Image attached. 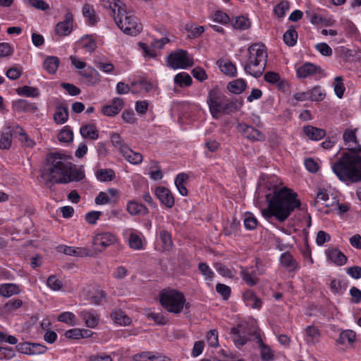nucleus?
Instances as JSON below:
<instances>
[{
  "instance_id": "338daca9",
  "label": "nucleus",
  "mask_w": 361,
  "mask_h": 361,
  "mask_svg": "<svg viewBox=\"0 0 361 361\" xmlns=\"http://www.w3.org/2000/svg\"><path fill=\"white\" fill-rule=\"evenodd\" d=\"M328 201H329V195H328L326 190L324 189H319L314 200L313 201V204L314 207H319L320 202H322V203H324L325 202H328Z\"/></svg>"
},
{
  "instance_id": "9d476101",
  "label": "nucleus",
  "mask_w": 361,
  "mask_h": 361,
  "mask_svg": "<svg viewBox=\"0 0 361 361\" xmlns=\"http://www.w3.org/2000/svg\"><path fill=\"white\" fill-rule=\"evenodd\" d=\"M266 66L267 63L265 62L262 63L257 59L247 57L246 62L243 65V68L247 74L257 78L262 75Z\"/></svg>"
},
{
  "instance_id": "3c124183",
  "label": "nucleus",
  "mask_w": 361,
  "mask_h": 361,
  "mask_svg": "<svg viewBox=\"0 0 361 361\" xmlns=\"http://www.w3.org/2000/svg\"><path fill=\"white\" fill-rule=\"evenodd\" d=\"M159 236L162 243L163 250H170L173 245L171 234L166 231H161L159 233Z\"/></svg>"
},
{
  "instance_id": "680f3d73",
  "label": "nucleus",
  "mask_w": 361,
  "mask_h": 361,
  "mask_svg": "<svg viewBox=\"0 0 361 361\" xmlns=\"http://www.w3.org/2000/svg\"><path fill=\"white\" fill-rule=\"evenodd\" d=\"M334 92L336 96L338 98H342L344 91L345 87L343 83V78L341 76H336L334 79Z\"/></svg>"
},
{
  "instance_id": "b1692460",
  "label": "nucleus",
  "mask_w": 361,
  "mask_h": 361,
  "mask_svg": "<svg viewBox=\"0 0 361 361\" xmlns=\"http://www.w3.org/2000/svg\"><path fill=\"white\" fill-rule=\"evenodd\" d=\"M305 339L309 343L315 344L319 341L321 331L314 325H310L305 329Z\"/></svg>"
},
{
  "instance_id": "1a4fd4ad",
  "label": "nucleus",
  "mask_w": 361,
  "mask_h": 361,
  "mask_svg": "<svg viewBox=\"0 0 361 361\" xmlns=\"http://www.w3.org/2000/svg\"><path fill=\"white\" fill-rule=\"evenodd\" d=\"M116 242V237L111 233L104 232L97 234L92 240V246L96 252H102L106 247Z\"/></svg>"
},
{
  "instance_id": "f03ea898",
  "label": "nucleus",
  "mask_w": 361,
  "mask_h": 361,
  "mask_svg": "<svg viewBox=\"0 0 361 361\" xmlns=\"http://www.w3.org/2000/svg\"><path fill=\"white\" fill-rule=\"evenodd\" d=\"M296 197L297 195L287 188L274 191L269 200L268 207L262 210V216L267 219L274 216L283 222L295 208L300 207V202Z\"/></svg>"
},
{
  "instance_id": "de8ad7c7",
  "label": "nucleus",
  "mask_w": 361,
  "mask_h": 361,
  "mask_svg": "<svg viewBox=\"0 0 361 361\" xmlns=\"http://www.w3.org/2000/svg\"><path fill=\"white\" fill-rule=\"evenodd\" d=\"M128 244L133 250H141L143 247L141 237L133 232L129 235Z\"/></svg>"
},
{
  "instance_id": "f8f14e48",
  "label": "nucleus",
  "mask_w": 361,
  "mask_h": 361,
  "mask_svg": "<svg viewBox=\"0 0 361 361\" xmlns=\"http://www.w3.org/2000/svg\"><path fill=\"white\" fill-rule=\"evenodd\" d=\"M73 16L68 11L64 16V20L59 22L55 27V33L61 37L68 35L73 30Z\"/></svg>"
},
{
  "instance_id": "603ef678",
  "label": "nucleus",
  "mask_w": 361,
  "mask_h": 361,
  "mask_svg": "<svg viewBox=\"0 0 361 361\" xmlns=\"http://www.w3.org/2000/svg\"><path fill=\"white\" fill-rule=\"evenodd\" d=\"M232 23L233 27L238 30H246L250 26L249 20L244 16L236 17Z\"/></svg>"
},
{
  "instance_id": "4c0bfd02",
  "label": "nucleus",
  "mask_w": 361,
  "mask_h": 361,
  "mask_svg": "<svg viewBox=\"0 0 361 361\" xmlns=\"http://www.w3.org/2000/svg\"><path fill=\"white\" fill-rule=\"evenodd\" d=\"M280 262L281 264L289 271H293L297 267L296 262L293 259L292 255L288 252L281 255Z\"/></svg>"
},
{
  "instance_id": "4468645a",
  "label": "nucleus",
  "mask_w": 361,
  "mask_h": 361,
  "mask_svg": "<svg viewBox=\"0 0 361 361\" xmlns=\"http://www.w3.org/2000/svg\"><path fill=\"white\" fill-rule=\"evenodd\" d=\"M104 6L109 11V14L114 20L126 11L124 4L120 0H104Z\"/></svg>"
},
{
  "instance_id": "37998d69",
  "label": "nucleus",
  "mask_w": 361,
  "mask_h": 361,
  "mask_svg": "<svg viewBox=\"0 0 361 361\" xmlns=\"http://www.w3.org/2000/svg\"><path fill=\"white\" fill-rule=\"evenodd\" d=\"M14 137L13 128L8 129V131L2 133L0 139V148L6 149L11 145V139Z\"/></svg>"
},
{
  "instance_id": "9b49d317",
  "label": "nucleus",
  "mask_w": 361,
  "mask_h": 361,
  "mask_svg": "<svg viewBox=\"0 0 361 361\" xmlns=\"http://www.w3.org/2000/svg\"><path fill=\"white\" fill-rule=\"evenodd\" d=\"M237 129L250 140L261 142L265 140V135L261 131L245 123H239Z\"/></svg>"
},
{
  "instance_id": "20e7f679",
  "label": "nucleus",
  "mask_w": 361,
  "mask_h": 361,
  "mask_svg": "<svg viewBox=\"0 0 361 361\" xmlns=\"http://www.w3.org/2000/svg\"><path fill=\"white\" fill-rule=\"evenodd\" d=\"M161 306L169 312L177 314L182 312L185 305L184 295L175 289H164L159 294Z\"/></svg>"
},
{
  "instance_id": "e2e57ef3",
  "label": "nucleus",
  "mask_w": 361,
  "mask_h": 361,
  "mask_svg": "<svg viewBox=\"0 0 361 361\" xmlns=\"http://www.w3.org/2000/svg\"><path fill=\"white\" fill-rule=\"evenodd\" d=\"M58 320L70 325H74L75 324V316L72 312H65L59 315Z\"/></svg>"
},
{
  "instance_id": "ea45409f",
  "label": "nucleus",
  "mask_w": 361,
  "mask_h": 361,
  "mask_svg": "<svg viewBox=\"0 0 361 361\" xmlns=\"http://www.w3.org/2000/svg\"><path fill=\"white\" fill-rule=\"evenodd\" d=\"M96 177L100 181H111L115 178V173L111 169H99L96 172Z\"/></svg>"
},
{
  "instance_id": "0eeeda50",
  "label": "nucleus",
  "mask_w": 361,
  "mask_h": 361,
  "mask_svg": "<svg viewBox=\"0 0 361 361\" xmlns=\"http://www.w3.org/2000/svg\"><path fill=\"white\" fill-rule=\"evenodd\" d=\"M261 330L258 326H253L250 328L249 334L256 341L260 349V356L262 361H272L274 359V350L266 345L261 337Z\"/></svg>"
},
{
  "instance_id": "79ce46f5",
  "label": "nucleus",
  "mask_w": 361,
  "mask_h": 361,
  "mask_svg": "<svg viewBox=\"0 0 361 361\" xmlns=\"http://www.w3.org/2000/svg\"><path fill=\"white\" fill-rule=\"evenodd\" d=\"M174 82L180 87H188L192 84V78L186 73H180L174 77Z\"/></svg>"
},
{
  "instance_id": "f3484780",
  "label": "nucleus",
  "mask_w": 361,
  "mask_h": 361,
  "mask_svg": "<svg viewBox=\"0 0 361 361\" xmlns=\"http://www.w3.org/2000/svg\"><path fill=\"white\" fill-rule=\"evenodd\" d=\"M156 195L162 204L169 208L174 205V199L170 190L164 187H159L155 191Z\"/></svg>"
},
{
  "instance_id": "6e6552de",
  "label": "nucleus",
  "mask_w": 361,
  "mask_h": 361,
  "mask_svg": "<svg viewBox=\"0 0 361 361\" xmlns=\"http://www.w3.org/2000/svg\"><path fill=\"white\" fill-rule=\"evenodd\" d=\"M225 97L217 89H212L207 96V104L213 117L217 118L223 112Z\"/></svg>"
},
{
  "instance_id": "8fccbe9b",
  "label": "nucleus",
  "mask_w": 361,
  "mask_h": 361,
  "mask_svg": "<svg viewBox=\"0 0 361 361\" xmlns=\"http://www.w3.org/2000/svg\"><path fill=\"white\" fill-rule=\"evenodd\" d=\"M290 8V4L287 0H282L274 8V13L279 18H283L286 15V11Z\"/></svg>"
},
{
  "instance_id": "2eb2a0df",
  "label": "nucleus",
  "mask_w": 361,
  "mask_h": 361,
  "mask_svg": "<svg viewBox=\"0 0 361 361\" xmlns=\"http://www.w3.org/2000/svg\"><path fill=\"white\" fill-rule=\"evenodd\" d=\"M245 328L243 324H239L235 327H233L231 331L232 338L236 346L240 347L244 345L249 338L246 336Z\"/></svg>"
},
{
  "instance_id": "69168bd1",
  "label": "nucleus",
  "mask_w": 361,
  "mask_h": 361,
  "mask_svg": "<svg viewBox=\"0 0 361 361\" xmlns=\"http://www.w3.org/2000/svg\"><path fill=\"white\" fill-rule=\"evenodd\" d=\"M58 138L60 142H68L73 140V133L71 130L64 128L59 133Z\"/></svg>"
},
{
  "instance_id": "2f4dec72",
  "label": "nucleus",
  "mask_w": 361,
  "mask_h": 361,
  "mask_svg": "<svg viewBox=\"0 0 361 361\" xmlns=\"http://www.w3.org/2000/svg\"><path fill=\"white\" fill-rule=\"evenodd\" d=\"M303 131L310 139L314 140H319L322 139L326 135V132L324 129L318 128L311 126L304 127Z\"/></svg>"
},
{
  "instance_id": "4d7b16f0",
  "label": "nucleus",
  "mask_w": 361,
  "mask_h": 361,
  "mask_svg": "<svg viewBox=\"0 0 361 361\" xmlns=\"http://www.w3.org/2000/svg\"><path fill=\"white\" fill-rule=\"evenodd\" d=\"M185 30L188 32V37L190 38H197L200 37L204 31L203 26L195 27L192 25H187Z\"/></svg>"
},
{
  "instance_id": "bb28decb",
  "label": "nucleus",
  "mask_w": 361,
  "mask_h": 361,
  "mask_svg": "<svg viewBox=\"0 0 361 361\" xmlns=\"http://www.w3.org/2000/svg\"><path fill=\"white\" fill-rule=\"evenodd\" d=\"M328 258L338 266L345 264L347 262L346 256L338 249H331L326 252Z\"/></svg>"
},
{
  "instance_id": "0e129e2a",
  "label": "nucleus",
  "mask_w": 361,
  "mask_h": 361,
  "mask_svg": "<svg viewBox=\"0 0 361 361\" xmlns=\"http://www.w3.org/2000/svg\"><path fill=\"white\" fill-rule=\"evenodd\" d=\"M147 317L152 319L155 323L159 325H165L168 322L167 318L161 313L149 312L147 314Z\"/></svg>"
},
{
  "instance_id": "473e14b6",
  "label": "nucleus",
  "mask_w": 361,
  "mask_h": 361,
  "mask_svg": "<svg viewBox=\"0 0 361 361\" xmlns=\"http://www.w3.org/2000/svg\"><path fill=\"white\" fill-rule=\"evenodd\" d=\"M20 292L19 286L15 283H4L0 286V295L4 298L11 297Z\"/></svg>"
},
{
  "instance_id": "774afa93",
  "label": "nucleus",
  "mask_w": 361,
  "mask_h": 361,
  "mask_svg": "<svg viewBox=\"0 0 361 361\" xmlns=\"http://www.w3.org/2000/svg\"><path fill=\"white\" fill-rule=\"evenodd\" d=\"M199 270L204 276L207 280H212L214 276V272L211 270L209 267L203 262H201L198 265Z\"/></svg>"
},
{
  "instance_id": "5fc2aeb1",
  "label": "nucleus",
  "mask_w": 361,
  "mask_h": 361,
  "mask_svg": "<svg viewBox=\"0 0 361 361\" xmlns=\"http://www.w3.org/2000/svg\"><path fill=\"white\" fill-rule=\"evenodd\" d=\"M47 285L54 291H59L63 287L62 282L55 275H51L48 277Z\"/></svg>"
},
{
  "instance_id": "a19ab883",
  "label": "nucleus",
  "mask_w": 361,
  "mask_h": 361,
  "mask_svg": "<svg viewBox=\"0 0 361 361\" xmlns=\"http://www.w3.org/2000/svg\"><path fill=\"white\" fill-rule=\"evenodd\" d=\"M111 318L120 325L126 326L131 322L130 319L122 311H115L111 314Z\"/></svg>"
},
{
  "instance_id": "39448f33",
  "label": "nucleus",
  "mask_w": 361,
  "mask_h": 361,
  "mask_svg": "<svg viewBox=\"0 0 361 361\" xmlns=\"http://www.w3.org/2000/svg\"><path fill=\"white\" fill-rule=\"evenodd\" d=\"M114 21L117 26L127 35H136L142 30V25L138 22L137 18L126 11L120 16H117Z\"/></svg>"
},
{
  "instance_id": "6ab92c4d",
  "label": "nucleus",
  "mask_w": 361,
  "mask_h": 361,
  "mask_svg": "<svg viewBox=\"0 0 361 361\" xmlns=\"http://www.w3.org/2000/svg\"><path fill=\"white\" fill-rule=\"evenodd\" d=\"M121 154L132 164H139L142 161V155L133 151L128 145L121 147Z\"/></svg>"
},
{
  "instance_id": "6e6d98bb",
  "label": "nucleus",
  "mask_w": 361,
  "mask_h": 361,
  "mask_svg": "<svg viewBox=\"0 0 361 361\" xmlns=\"http://www.w3.org/2000/svg\"><path fill=\"white\" fill-rule=\"evenodd\" d=\"M310 99L312 101H322L324 99L326 94L321 90L319 86L313 87L311 90L308 91Z\"/></svg>"
},
{
  "instance_id": "cd10ccee",
  "label": "nucleus",
  "mask_w": 361,
  "mask_h": 361,
  "mask_svg": "<svg viewBox=\"0 0 361 361\" xmlns=\"http://www.w3.org/2000/svg\"><path fill=\"white\" fill-rule=\"evenodd\" d=\"M80 133L82 137L85 139L94 140L99 137L98 130L94 124H87L81 126Z\"/></svg>"
},
{
  "instance_id": "a878e982",
  "label": "nucleus",
  "mask_w": 361,
  "mask_h": 361,
  "mask_svg": "<svg viewBox=\"0 0 361 361\" xmlns=\"http://www.w3.org/2000/svg\"><path fill=\"white\" fill-rule=\"evenodd\" d=\"M243 297L247 305L250 306L253 309L261 308L262 301L253 293V291L250 290L245 291Z\"/></svg>"
},
{
  "instance_id": "393cba45",
  "label": "nucleus",
  "mask_w": 361,
  "mask_h": 361,
  "mask_svg": "<svg viewBox=\"0 0 361 361\" xmlns=\"http://www.w3.org/2000/svg\"><path fill=\"white\" fill-rule=\"evenodd\" d=\"M53 118L55 123L58 125L65 123L68 119V108L63 105H57L55 109Z\"/></svg>"
},
{
  "instance_id": "13d9d810",
  "label": "nucleus",
  "mask_w": 361,
  "mask_h": 361,
  "mask_svg": "<svg viewBox=\"0 0 361 361\" xmlns=\"http://www.w3.org/2000/svg\"><path fill=\"white\" fill-rule=\"evenodd\" d=\"M13 107L16 111H25L31 109H36L37 108L32 104H29L26 100L18 99L13 103Z\"/></svg>"
},
{
  "instance_id": "c756f323",
  "label": "nucleus",
  "mask_w": 361,
  "mask_h": 361,
  "mask_svg": "<svg viewBox=\"0 0 361 361\" xmlns=\"http://www.w3.org/2000/svg\"><path fill=\"white\" fill-rule=\"evenodd\" d=\"M127 211L132 216L145 215L149 212L145 205L135 201H130L128 203Z\"/></svg>"
},
{
  "instance_id": "a18cd8bd",
  "label": "nucleus",
  "mask_w": 361,
  "mask_h": 361,
  "mask_svg": "<svg viewBox=\"0 0 361 361\" xmlns=\"http://www.w3.org/2000/svg\"><path fill=\"white\" fill-rule=\"evenodd\" d=\"M298 38V33L293 27L289 28L283 35V41L289 47L295 44Z\"/></svg>"
},
{
  "instance_id": "58836bf2",
  "label": "nucleus",
  "mask_w": 361,
  "mask_h": 361,
  "mask_svg": "<svg viewBox=\"0 0 361 361\" xmlns=\"http://www.w3.org/2000/svg\"><path fill=\"white\" fill-rule=\"evenodd\" d=\"M16 92L18 95L30 97H37L39 94L37 88L27 85L17 88Z\"/></svg>"
},
{
  "instance_id": "864d4df0",
  "label": "nucleus",
  "mask_w": 361,
  "mask_h": 361,
  "mask_svg": "<svg viewBox=\"0 0 361 361\" xmlns=\"http://www.w3.org/2000/svg\"><path fill=\"white\" fill-rule=\"evenodd\" d=\"M83 16L88 19L89 23L92 25L97 22L94 11L91 6L85 4L82 8Z\"/></svg>"
},
{
  "instance_id": "5701e85b",
  "label": "nucleus",
  "mask_w": 361,
  "mask_h": 361,
  "mask_svg": "<svg viewBox=\"0 0 361 361\" xmlns=\"http://www.w3.org/2000/svg\"><path fill=\"white\" fill-rule=\"evenodd\" d=\"M240 276L243 280L250 286H254L259 282L255 270L241 267Z\"/></svg>"
},
{
  "instance_id": "4be33fe9",
  "label": "nucleus",
  "mask_w": 361,
  "mask_h": 361,
  "mask_svg": "<svg viewBox=\"0 0 361 361\" xmlns=\"http://www.w3.org/2000/svg\"><path fill=\"white\" fill-rule=\"evenodd\" d=\"M221 71L228 77H235L237 75L235 66L230 61L219 59L216 61Z\"/></svg>"
},
{
  "instance_id": "dca6fc26",
  "label": "nucleus",
  "mask_w": 361,
  "mask_h": 361,
  "mask_svg": "<svg viewBox=\"0 0 361 361\" xmlns=\"http://www.w3.org/2000/svg\"><path fill=\"white\" fill-rule=\"evenodd\" d=\"M322 72L321 67L311 63H305L296 71L297 76L299 78H305L317 73H322Z\"/></svg>"
},
{
  "instance_id": "412c9836",
  "label": "nucleus",
  "mask_w": 361,
  "mask_h": 361,
  "mask_svg": "<svg viewBox=\"0 0 361 361\" xmlns=\"http://www.w3.org/2000/svg\"><path fill=\"white\" fill-rule=\"evenodd\" d=\"M59 250L65 255L77 257L90 256V251L85 247H75L66 245H62L59 247Z\"/></svg>"
},
{
  "instance_id": "e433bc0d",
  "label": "nucleus",
  "mask_w": 361,
  "mask_h": 361,
  "mask_svg": "<svg viewBox=\"0 0 361 361\" xmlns=\"http://www.w3.org/2000/svg\"><path fill=\"white\" fill-rule=\"evenodd\" d=\"M188 179V176L185 173H181L176 176L175 180V185L180 194L183 196H186L188 195V190L185 185Z\"/></svg>"
},
{
  "instance_id": "052dcab7",
  "label": "nucleus",
  "mask_w": 361,
  "mask_h": 361,
  "mask_svg": "<svg viewBox=\"0 0 361 361\" xmlns=\"http://www.w3.org/2000/svg\"><path fill=\"white\" fill-rule=\"evenodd\" d=\"M209 346L216 348L219 345L218 332L216 329L210 330L206 336Z\"/></svg>"
},
{
  "instance_id": "f704fd0d",
  "label": "nucleus",
  "mask_w": 361,
  "mask_h": 361,
  "mask_svg": "<svg viewBox=\"0 0 361 361\" xmlns=\"http://www.w3.org/2000/svg\"><path fill=\"white\" fill-rule=\"evenodd\" d=\"M59 59L56 56H48L43 62L44 68L50 74H54L59 66Z\"/></svg>"
},
{
  "instance_id": "72a5a7b5",
  "label": "nucleus",
  "mask_w": 361,
  "mask_h": 361,
  "mask_svg": "<svg viewBox=\"0 0 361 361\" xmlns=\"http://www.w3.org/2000/svg\"><path fill=\"white\" fill-rule=\"evenodd\" d=\"M356 338V334L353 330H344L339 336V338L336 340V343L341 345H345L346 343L352 345Z\"/></svg>"
},
{
  "instance_id": "c03bdc74",
  "label": "nucleus",
  "mask_w": 361,
  "mask_h": 361,
  "mask_svg": "<svg viewBox=\"0 0 361 361\" xmlns=\"http://www.w3.org/2000/svg\"><path fill=\"white\" fill-rule=\"evenodd\" d=\"M357 129H346L343 135V139L345 145L354 143L355 145H359L357 144Z\"/></svg>"
},
{
  "instance_id": "aec40b11",
  "label": "nucleus",
  "mask_w": 361,
  "mask_h": 361,
  "mask_svg": "<svg viewBox=\"0 0 361 361\" xmlns=\"http://www.w3.org/2000/svg\"><path fill=\"white\" fill-rule=\"evenodd\" d=\"M13 132L14 137L18 138L24 147L32 148L35 146V141L30 138L27 134L20 126L14 127L13 128Z\"/></svg>"
},
{
  "instance_id": "49530a36",
  "label": "nucleus",
  "mask_w": 361,
  "mask_h": 361,
  "mask_svg": "<svg viewBox=\"0 0 361 361\" xmlns=\"http://www.w3.org/2000/svg\"><path fill=\"white\" fill-rule=\"evenodd\" d=\"M243 104V101L242 99H235L228 102L224 100L223 112L238 110L242 107Z\"/></svg>"
},
{
  "instance_id": "c9c22d12",
  "label": "nucleus",
  "mask_w": 361,
  "mask_h": 361,
  "mask_svg": "<svg viewBox=\"0 0 361 361\" xmlns=\"http://www.w3.org/2000/svg\"><path fill=\"white\" fill-rule=\"evenodd\" d=\"M246 82L243 79H236L228 84L227 88L234 94H238L242 93L246 88Z\"/></svg>"
},
{
  "instance_id": "a211bd4d",
  "label": "nucleus",
  "mask_w": 361,
  "mask_h": 361,
  "mask_svg": "<svg viewBox=\"0 0 361 361\" xmlns=\"http://www.w3.org/2000/svg\"><path fill=\"white\" fill-rule=\"evenodd\" d=\"M134 361H170V359L153 352L145 351L137 353L133 356Z\"/></svg>"
},
{
  "instance_id": "7c9ffc66",
  "label": "nucleus",
  "mask_w": 361,
  "mask_h": 361,
  "mask_svg": "<svg viewBox=\"0 0 361 361\" xmlns=\"http://www.w3.org/2000/svg\"><path fill=\"white\" fill-rule=\"evenodd\" d=\"M79 74L86 80V82L91 85L98 83L100 80L96 77L99 75L98 72L92 67L89 66L86 69L80 71Z\"/></svg>"
},
{
  "instance_id": "bf43d9fd",
  "label": "nucleus",
  "mask_w": 361,
  "mask_h": 361,
  "mask_svg": "<svg viewBox=\"0 0 361 361\" xmlns=\"http://www.w3.org/2000/svg\"><path fill=\"white\" fill-rule=\"evenodd\" d=\"M87 361H113V357L111 355L100 352L90 355L87 357Z\"/></svg>"
},
{
  "instance_id": "423d86ee",
  "label": "nucleus",
  "mask_w": 361,
  "mask_h": 361,
  "mask_svg": "<svg viewBox=\"0 0 361 361\" xmlns=\"http://www.w3.org/2000/svg\"><path fill=\"white\" fill-rule=\"evenodd\" d=\"M166 63L172 69H186L193 66V59L188 53L183 49L171 52L166 58Z\"/></svg>"
},
{
  "instance_id": "ddd939ff",
  "label": "nucleus",
  "mask_w": 361,
  "mask_h": 361,
  "mask_svg": "<svg viewBox=\"0 0 361 361\" xmlns=\"http://www.w3.org/2000/svg\"><path fill=\"white\" fill-rule=\"evenodd\" d=\"M248 57L257 59L260 62H267V51L266 47L262 43H255L247 49Z\"/></svg>"
},
{
  "instance_id": "7ed1b4c3",
  "label": "nucleus",
  "mask_w": 361,
  "mask_h": 361,
  "mask_svg": "<svg viewBox=\"0 0 361 361\" xmlns=\"http://www.w3.org/2000/svg\"><path fill=\"white\" fill-rule=\"evenodd\" d=\"M348 152L332 164V171L343 182L361 181V145L348 147Z\"/></svg>"
},
{
  "instance_id": "c85d7f7f",
  "label": "nucleus",
  "mask_w": 361,
  "mask_h": 361,
  "mask_svg": "<svg viewBox=\"0 0 361 361\" xmlns=\"http://www.w3.org/2000/svg\"><path fill=\"white\" fill-rule=\"evenodd\" d=\"M80 316L85 321L87 327L94 328L99 322V315L94 311H82L80 313Z\"/></svg>"
},
{
  "instance_id": "09e8293b",
  "label": "nucleus",
  "mask_w": 361,
  "mask_h": 361,
  "mask_svg": "<svg viewBox=\"0 0 361 361\" xmlns=\"http://www.w3.org/2000/svg\"><path fill=\"white\" fill-rule=\"evenodd\" d=\"M94 63L98 69L107 74L112 73L115 69L114 65L110 62L95 60Z\"/></svg>"
},
{
  "instance_id": "f257e3e1",
  "label": "nucleus",
  "mask_w": 361,
  "mask_h": 361,
  "mask_svg": "<svg viewBox=\"0 0 361 361\" xmlns=\"http://www.w3.org/2000/svg\"><path fill=\"white\" fill-rule=\"evenodd\" d=\"M85 177L84 172L78 169L66 157L59 153H50L41 170L40 178L47 188L57 183L79 181Z\"/></svg>"
}]
</instances>
